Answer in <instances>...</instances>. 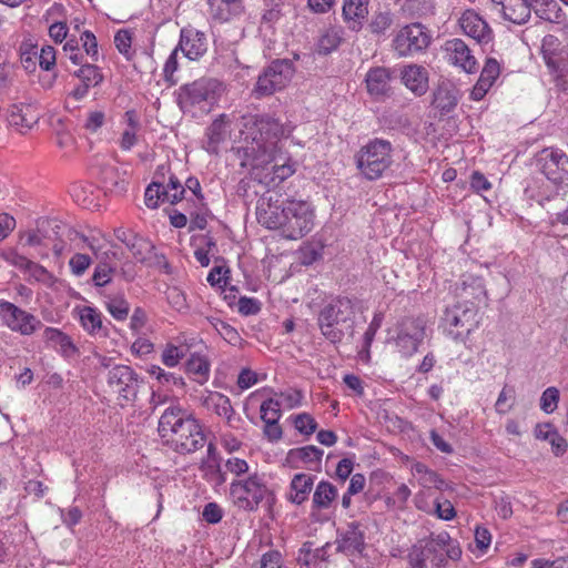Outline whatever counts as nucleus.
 <instances>
[{"label":"nucleus","mask_w":568,"mask_h":568,"mask_svg":"<svg viewBox=\"0 0 568 568\" xmlns=\"http://www.w3.org/2000/svg\"><path fill=\"white\" fill-rule=\"evenodd\" d=\"M292 132L270 114L243 115L240 121V145L242 165L252 171L261 170V181L278 184L296 172L297 163L283 151L281 139Z\"/></svg>","instance_id":"1"},{"label":"nucleus","mask_w":568,"mask_h":568,"mask_svg":"<svg viewBox=\"0 0 568 568\" xmlns=\"http://www.w3.org/2000/svg\"><path fill=\"white\" fill-rule=\"evenodd\" d=\"M159 435L163 443L180 454L202 448L206 438L199 422L180 405L165 408L159 420Z\"/></svg>","instance_id":"2"},{"label":"nucleus","mask_w":568,"mask_h":568,"mask_svg":"<svg viewBox=\"0 0 568 568\" xmlns=\"http://www.w3.org/2000/svg\"><path fill=\"white\" fill-rule=\"evenodd\" d=\"M354 306L349 298L341 297L325 305L318 314L322 334L332 343H339L354 333Z\"/></svg>","instance_id":"3"},{"label":"nucleus","mask_w":568,"mask_h":568,"mask_svg":"<svg viewBox=\"0 0 568 568\" xmlns=\"http://www.w3.org/2000/svg\"><path fill=\"white\" fill-rule=\"evenodd\" d=\"M392 151V144L386 140L371 141L356 155L357 169L367 180L381 178L393 163Z\"/></svg>","instance_id":"4"},{"label":"nucleus","mask_w":568,"mask_h":568,"mask_svg":"<svg viewBox=\"0 0 568 568\" xmlns=\"http://www.w3.org/2000/svg\"><path fill=\"white\" fill-rule=\"evenodd\" d=\"M230 495L234 505L246 511L256 510L262 501L272 497L271 490L257 474L233 481L230 486Z\"/></svg>","instance_id":"5"},{"label":"nucleus","mask_w":568,"mask_h":568,"mask_svg":"<svg viewBox=\"0 0 568 568\" xmlns=\"http://www.w3.org/2000/svg\"><path fill=\"white\" fill-rule=\"evenodd\" d=\"M478 310L470 302L457 303L445 310L443 322L446 332L455 341H465L477 328Z\"/></svg>","instance_id":"6"},{"label":"nucleus","mask_w":568,"mask_h":568,"mask_svg":"<svg viewBox=\"0 0 568 568\" xmlns=\"http://www.w3.org/2000/svg\"><path fill=\"white\" fill-rule=\"evenodd\" d=\"M281 233L285 239L298 240L310 233L314 226V212L305 201L285 202V217Z\"/></svg>","instance_id":"7"},{"label":"nucleus","mask_w":568,"mask_h":568,"mask_svg":"<svg viewBox=\"0 0 568 568\" xmlns=\"http://www.w3.org/2000/svg\"><path fill=\"white\" fill-rule=\"evenodd\" d=\"M562 186L561 183L535 179L526 186L525 193L528 199L534 200L548 213L555 215L558 210L564 207L568 195V187Z\"/></svg>","instance_id":"8"},{"label":"nucleus","mask_w":568,"mask_h":568,"mask_svg":"<svg viewBox=\"0 0 568 568\" xmlns=\"http://www.w3.org/2000/svg\"><path fill=\"white\" fill-rule=\"evenodd\" d=\"M294 73L295 69L290 60L273 61L257 78L253 92L257 97L272 95L283 90L291 82Z\"/></svg>","instance_id":"9"},{"label":"nucleus","mask_w":568,"mask_h":568,"mask_svg":"<svg viewBox=\"0 0 568 568\" xmlns=\"http://www.w3.org/2000/svg\"><path fill=\"white\" fill-rule=\"evenodd\" d=\"M222 90V83L217 80L202 78L180 88L179 104L182 109H189L202 102L213 103Z\"/></svg>","instance_id":"10"},{"label":"nucleus","mask_w":568,"mask_h":568,"mask_svg":"<svg viewBox=\"0 0 568 568\" xmlns=\"http://www.w3.org/2000/svg\"><path fill=\"white\" fill-rule=\"evenodd\" d=\"M536 164L544 178L541 180L561 183L568 187V156L555 149H544L536 156Z\"/></svg>","instance_id":"11"},{"label":"nucleus","mask_w":568,"mask_h":568,"mask_svg":"<svg viewBox=\"0 0 568 568\" xmlns=\"http://www.w3.org/2000/svg\"><path fill=\"white\" fill-rule=\"evenodd\" d=\"M430 34L420 23L403 27L393 40L394 50L402 57L425 50L430 43Z\"/></svg>","instance_id":"12"},{"label":"nucleus","mask_w":568,"mask_h":568,"mask_svg":"<svg viewBox=\"0 0 568 568\" xmlns=\"http://www.w3.org/2000/svg\"><path fill=\"white\" fill-rule=\"evenodd\" d=\"M425 321L419 317H408L398 324L394 342L403 356H412L417 352L425 337Z\"/></svg>","instance_id":"13"},{"label":"nucleus","mask_w":568,"mask_h":568,"mask_svg":"<svg viewBox=\"0 0 568 568\" xmlns=\"http://www.w3.org/2000/svg\"><path fill=\"white\" fill-rule=\"evenodd\" d=\"M0 317L7 327L21 335H31L41 325L32 314L8 301L0 302Z\"/></svg>","instance_id":"14"},{"label":"nucleus","mask_w":568,"mask_h":568,"mask_svg":"<svg viewBox=\"0 0 568 568\" xmlns=\"http://www.w3.org/2000/svg\"><path fill=\"white\" fill-rule=\"evenodd\" d=\"M70 240L75 241L79 240L81 244H77L78 248H89L94 255L98 265L111 267L116 271V264L120 260V252L115 245H110V247L105 248V244L101 241V239L97 236H87L77 231H70Z\"/></svg>","instance_id":"15"},{"label":"nucleus","mask_w":568,"mask_h":568,"mask_svg":"<svg viewBox=\"0 0 568 568\" xmlns=\"http://www.w3.org/2000/svg\"><path fill=\"white\" fill-rule=\"evenodd\" d=\"M138 375L126 365H116L109 371L108 385L113 394L125 400H132L138 393Z\"/></svg>","instance_id":"16"},{"label":"nucleus","mask_w":568,"mask_h":568,"mask_svg":"<svg viewBox=\"0 0 568 568\" xmlns=\"http://www.w3.org/2000/svg\"><path fill=\"white\" fill-rule=\"evenodd\" d=\"M65 226L51 219H41L37 222L36 230L28 231L21 234V240H24V244L31 247H48L50 241L58 239L62 235V231Z\"/></svg>","instance_id":"17"},{"label":"nucleus","mask_w":568,"mask_h":568,"mask_svg":"<svg viewBox=\"0 0 568 568\" xmlns=\"http://www.w3.org/2000/svg\"><path fill=\"white\" fill-rule=\"evenodd\" d=\"M459 26L465 34L475 39L478 43H489L493 40V30L475 10L464 11L459 18Z\"/></svg>","instance_id":"18"},{"label":"nucleus","mask_w":568,"mask_h":568,"mask_svg":"<svg viewBox=\"0 0 568 568\" xmlns=\"http://www.w3.org/2000/svg\"><path fill=\"white\" fill-rule=\"evenodd\" d=\"M493 9L498 11L503 18L515 24H525L531 14L529 0H490Z\"/></svg>","instance_id":"19"},{"label":"nucleus","mask_w":568,"mask_h":568,"mask_svg":"<svg viewBox=\"0 0 568 568\" xmlns=\"http://www.w3.org/2000/svg\"><path fill=\"white\" fill-rule=\"evenodd\" d=\"M448 60L467 73L477 71L478 63L470 48L462 39H452L445 43Z\"/></svg>","instance_id":"20"},{"label":"nucleus","mask_w":568,"mask_h":568,"mask_svg":"<svg viewBox=\"0 0 568 568\" xmlns=\"http://www.w3.org/2000/svg\"><path fill=\"white\" fill-rule=\"evenodd\" d=\"M285 203L283 205L277 204V200L274 202L272 196L263 197L258 202L257 206V220L258 222L271 230L282 229L285 219Z\"/></svg>","instance_id":"21"},{"label":"nucleus","mask_w":568,"mask_h":568,"mask_svg":"<svg viewBox=\"0 0 568 568\" xmlns=\"http://www.w3.org/2000/svg\"><path fill=\"white\" fill-rule=\"evenodd\" d=\"M176 47L190 60H197L207 50L206 37L203 32L197 30L182 29L180 41Z\"/></svg>","instance_id":"22"},{"label":"nucleus","mask_w":568,"mask_h":568,"mask_svg":"<svg viewBox=\"0 0 568 568\" xmlns=\"http://www.w3.org/2000/svg\"><path fill=\"white\" fill-rule=\"evenodd\" d=\"M40 113L31 104H13L8 110V122L22 132L32 129L39 121Z\"/></svg>","instance_id":"23"},{"label":"nucleus","mask_w":568,"mask_h":568,"mask_svg":"<svg viewBox=\"0 0 568 568\" xmlns=\"http://www.w3.org/2000/svg\"><path fill=\"white\" fill-rule=\"evenodd\" d=\"M202 405L213 410L217 416L226 419L230 426H233L235 418V412L231 405V400L227 396L219 392H207L202 398Z\"/></svg>","instance_id":"24"},{"label":"nucleus","mask_w":568,"mask_h":568,"mask_svg":"<svg viewBox=\"0 0 568 568\" xmlns=\"http://www.w3.org/2000/svg\"><path fill=\"white\" fill-rule=\"evenodd\" d=\"M210 13L213 19L226 22L244 13L243 0H207Z\"/></svg>","instance_id":"25"},{"label":"nucleus","mask_w":568,"mask_h":568,"mask_svg":"<svg viewBox=\"0 0 568 568\" xmlns=\"http://www.w3.org/2000/svg\"><path fill=\"white\" fill-rule=\"evenodd\" d=\"M364 548V530L358 521L347 524L344 532L341 534L338 549L347 555L361 552Z\"/></svg>","instance_id":"26"},{"label":"nucleus","mask_w":568,"mask_h":568,"mask_svg":"<svg viewBox=\"0 0 568 568\" xmlns=\"http://www.w3.org/2000/svg\"><path fill=\"white\" fill-rule=\"evenodd\" d=\"M365 82L371 95L385 97L390 91V72L384 67L372 68L366 74Z\"/></svg>","instance_id":"27"},{"label":"nucleus","mask_w":568,"mask_h":568,"mask_svg":"<svg viewBox=\"0 0 568 568\" xmlns=\"http://www.w3.org/2000/svg\"><path fill=\"white\" fill-rule=\"evenodd\" d=\"M230 124L231 120L226 114H221L212 122L206 132L207 142L205 149L207 152L212 154H216L219 152V145L226 140V136L230 133Z\"/></svg>","instance_id":"28"},{"label":"nucleus","mask_w":568,"mask_h":568,"mask_svg":"<svg viewBox=\"0 0 568 568\" xmlns=\"http://www.w3.org/2000/svg\"><path fill=\"white\" fill-rule=\"evenodd\" d=\"M402 80L407 89L416 95H423L428 89L427 71L416 64H410L402 71Z\"/></svg>","instance_id":"29"},{"label":"nucleus","mask_w":568,"mask_h":568,"mask_svg":"<svg viewBox=\"0 0 568 568\" xmlns=\"http://www.w3.org/2000/svg\"><path fill=\"white\" fill-rule=\"evenodd\" d=\"M314 476L310 474H296L291 480L290 493L287 499L295 504L302 505L308 499V496L313 489Z\"/></svg>","instance_id":"30"},{"label":"nucleus","mask_w":568,"mask_h":568,"mask_svg":"<svg viewBox=\"0 0 568 568\" xmlns=\"http://www.w3.org/2000/svg\"><path fill=\"white\" fill-rule=\"evenodd\" d=\"M368 14V0H344L343 17L352 30H358Z\"/></svg>","instance_id":"31"},{"label":"nucleus","mask_w":568,"mask_h":568,"mask_svg":"<svg viewBox=\"0 0 568 568\" xmlns=\"http://www.w3.org/2000/svg\"><path fill=\"white\" fill-rule=\"evenodd\" d=\"M450 537L447 532H442L428 540L423 547L428 560L433 564V568H440L445 565V547L448 546Z\"/></svg>","instance_id":"32"},{"label":"nucleus","mask_w":568,"mask_h":568,"mask_svg":"<svg viewBox=\"0 0 568 568\" xmlns=\"http://www.w3.org/2000/svg\"><path fill=\"white\" fill-rule=\"evenodd\" d=\"M412 473L417 476L420 486L426 489L436 488L438 490L447 489V483L434 470L422 463H415L412 466Z\"/></svg>","instance_id":"33"},{"label":"nucleus","mask_w":568,"mask_h":568,"mask_svg":"<svg viewBox=\"0 0 568 568\" xmlns=\"http://www.w3.org/2000/svg\"><path fill=\"white\" fill-rule=\"evenodd\" d=\"M211 365L209 359L197 353L191 354L185 363V372L192 376L193 381L203 385L209 381Z\"/></svg>","instance_id":"34"},{"label":"nucleus","mask_w":568,"mask_h":568,"mask_svg":"<svg viewBox=\"0 0 568 568\" xmlns=\"http://www.w3.org/2000/svg\"><path fill=\"white\" fill-rule=\"evenodd\" d=\"M337 497L336 487L325 480L317 484L312 499L313 509L323 510L328 509Z\"/></svg>","instance_id":"35"},{"label":"nucleus","mask_w":568,"mask_h":568,"mask_svg":"<svg viewBox=\"0 0 568 568\" xmlns=\"http://www.w3.org/2000/svg\"><path fill=\"white\" fill-rule=\"evenodd\" d=\"M433 105L442 113H449L457 105L455 89L442 84L434 92Z\"/></svg>","instance_id":"36"},{"label":"nucleus","mask_w":568,"mask_h":568,"mask_svg":"<svg viewBox=\"0 0 568 568\" xmlns=\"http://www.w3.org/2000/svg\"><path fill=\"white\" fill-rule=\"evenodd\" d=\"M128 248L139 262H146L151 260L154 254V245L146 239L132 235V241L129 243Z\"/></svg>","instance_id":"37"},{"label":"nucleus","mask_w":568,"mask_h":568,"mask_svg":"<svg viewBox=\"0 0 568 568\" xmlns=\"http://www.w3.org/2000/svg\"><path fill=\"white\" fill-rule=\"evenodd\" d=\"M207 322L229 344L234 346L241 345L242 338L239 332L230 324L223 322L217 317H209Z\"/></svg>","instance_id":"38"},{"label":"nucleus","mask_w":568,"mask_h":568,"mask_svg":"<svg viewBox=\"0 0 568 568\" xmlns=\"http://www.w3.org/2000/svg\"><path fill=\"white\" fill-rule=\"evenodd\" d=\"M323 456V450L316 446H304L301 448L291 449L287 454L288 460H302L305 464L320 463Z\"/></svg>","instance_id":"39"},{"label":"nucleus","mask_w":568,"mask_h":568,"mask_svg":"<svg viewBox=\"0 0 568 568\" xmlns=\"http://www.w3.org/2000/svg\"><path fill=\"white\" fill-rule=\"evenodd\" d=\"M80 321L83 328L90 334H97L102 329V316L97 310L84 306L80 311Z\"/></svg>","instance_id":"40"},{"label":"nucleus","mask_w":568,"mask_h":568,"mask_svg":"<svg viewBox=\"0 0 568 568\" xmlns=\"http://www.w3.org/2000/svg\"><path fill=\"white\" fill-rule=\"evenodd\" d=\"M74 75L78 77L82 84L87 87H97L102 82L103 75L100 72L99 68L93 64H83L80 69L74 72Z\"/></svg>","instance_id":"41"},{"label":"nucleus","mask_w":568,"mask_h":568,"mask_svg":"<svg viewBox=\"0 0 568 568\" xmlns=\"http://www.w3.org/2000/svg\"><path fill=\"white\" fill-rule=\"evenodd\" d=\"M535 13L545 21L559 23L565 14L556 0L548 2L547 7H534Z\"/></svg>","instance_id":"42"},{"label":"nucleus","mask_w":568,"mask_h":568,"mask_svg":"<svg viewBox=\"0 0 568 568\" xmlns=\"http://www.w3.org/2000/svg\"><path fill=\"white\" fill-rule=\"evenodd\" d=\"M106 310L118 321H124L130 311L128 301L120 295L110 296L106 301Z\"/></svg>","instance_id":"43"},{"label":"nucleus","mask_w":568,"mask_h":568,"mask_svg":"<svg viewBox=\"0 0 568 568\" xmlns=\"http://www.w3.org/2000/svg\"><path fill=\"white\" fill-rule=\"evenodd\" d=\"M282 403L278 399L268 398L264 400L261 405V418L264 423H273L278 422L282 413H281Z\"/></svg>","instance_id":"44"},{"label":"nucleus","mask_w":568,"mask_h":568,"mask_svg":"<svg viewBox=\"0 0 568 568\" xmlns=\"http://www.w3.org/2000/svg\"><path fill=\"white\" fill-rule=\"evenodd\" d=\"M38 59V49L37 45L32 43L23 42L20 45V61L22 67L28 72H33L36 70Z\"/></svg>","instance_id":"45"},{"label":"nucleus","mask_w":568,"mask_h":568,"mask_svg":"<svg viewBox=\"0 0 568 568\" xmlns=\"http://www.w3.org/2000/svg\"><path fill=\"white\" fill-rule=\"evenodd\" d=\"M185 192L181 182L175 176H170L169 183L166 186L162 185V195L163 201L170 202L171 204L176 203L182 199L183 193Z\"/></svg>","instance_id":"46"},{"label":"nucleus","mask_w":568,"mask_h":568,"mask_svg":"<svg viewBox=\"0 0 568 568\" xmlns=\"http://www.w3.org/2000/svg\"><path fill=\"white\" fill-rule=\"evenodd\" d=\"M564 49H566V47L561 45L557 37L552 34H547L546 37H544L541 43V53L544 60H550L551 62H554L552 55L560 52Z\"/></svg>","instance_id":"47"},{"label":"nucleus","mask_w":568,"mask_h":568,"mask_svg":"<svg viewBox=\"0 0 568 568\" xmlns=\"http://www.w3.org/2000/svg\"><path fill=\"white\" fill-rule=\"evenodd\" d=\"M433 514L443 520H452L456 516L453 504L448 499L440 498L434 499Z\"/></svg>","instance_id":"48"},{"label":"nucleus","mask_w":568,"mask_h":568,"mask_svg":"<svg viewBox=\"0 0 568 568\" xmlns=\"http://www.w3.org/2000/svg\"><path fill=\"white\" fill-rule=\"evenodd\" d=\"M559 402V390L556 387H548L544 390L540 398V408L546 413H552Z\"/></svg>","instance_id":"49"},{"label":"nucleus","mask_w":568,"mask_h":568,"mask_svg":"<svg viewBox=\"0 0 568 568\" xmlns=\"http://www.w3.org/2000/svg\"><path fill=\"white\" fill-rule=\"evenodd\" d=\"M393 23L389 12H378L374 14L369 23V29L375 34H384Z\"/></svg>","instance_id":"50"},{"label":"nucleus","mask_w":568,"mask_h":568,"mask_svg":"<svg viewBox=\"0 0 568 568\" xmlns=\"http://www.w3.org/2000/svg\"><path fill=\"white\" fill-rule=\"evenodd\" d=\"M185 356V349L175 345L169 344L162 353V362L168 367H174Z\"/></svg>","instance_id":"51"},{"label":"nucleus","mask_w":568,"mask_h":568,"mask_svg":"<svg viewBox=\"0 0 568 568\" xmlns=\"http://www.w3.org/2000/svg\"><path fill=\"white\" fill-rule=\"evenodd\" d=\"M499 73L500 67L498 61L496 59L490 58L486 60L479 80H481L483 83H487L491 87L496 79L499 77Z\"/></svg>","instance_id":"52"},{"label":"nucleus","mask_w":568,"mask_h":568,"mask_svg":"<svg viewBox=\"0 0 568 568\" xmlns=\"http://www.w3.org/2000/svg\"><path fill=\"white\" fill-rule=\"evenodd\" d=\"M92 260L89 255L82 253H75L69 261V266L71 272L81 276L85 273V271L90 267Z\"/></svg>","instance_id":"53"},{"label":"nucleus","mask_w":568,"mask_h":568,"mask_svg":"<svg viewBox=\"0 0 568 568\" xmlns=\"http://www.w3.org/2000/svg\"><path fill=\"white\" fill-rule=\"evenodd\" d=\"M144 201L146 206L150 209H156L160 201L164 202L162 195V184L155 182L150 184L145 190Z\"/></svg>","instance_id":"54"},{"label":"nucleus","mask_w":568,"mask_h":568,"mask_svg":"<svg viewBox=\"0 0 568 568\" xmlns=\"http://www.w3.org/2000/svg\"><path fill=\"white\" fill-rule=\"evenodd\" d=\"M114 43L120 53L124 54L128 59L131 58L132 34L129 30H120L114 37Z\"/></svg>","instance_id":"55"},{"label":"nucleus","mask_w":568,"mask_h":568,"mask_svg":"<svg viewBox=\"0 0 568 568\" xmlns=\"http://www.w3.org/2000/svg\"><path fill=\"white\" fill-rule=\"evenodd\" d=\"M294 425L300 433L305 435L313 434L317 427L315 419L306 413L297 415L295 417Z\"/></svg>","instance_id":"56"},{"label":"nucleus","mask_w":568,"mask_h":568,"mask_svg":"<svg viewBox=\"0 0 568 568\" xmlns=\"http://www.w3.org/2000/svg\"><path fill=\"white\" fill-rule=\"evenodd\" d=\"M80 40L85 53L92 58L93 61H98L99 51L95 36L90 31L81 33Z\"/></svg>","instance_id":"57"},{"label":"nucleus","mask_w":568,"mask_h":568,"mask_svg":"<svg viewBox=\"0 0 568 568\" xmlns=\"http://www.w3.org/2000/svg\"><path fill=\"white\" fill-rule=\"evenodd\" d=\"M514 399V390L507 389L506 387L503 388L495 404L496 412L498 414H506L507 412H509L513 407Z\"/></svg>","instance_id":"58"},{"label":"nucleus","mask_w":568,"mask_h":568,"mask_svg":"<svg viewBox=\"0 0 568 568\" xmlns=\"http://www.w3.org/2000/svg\"><path fill=\"white\" fill-rule=\"evenodd\" d=\"M39 65L41 69L49 71L55 65V50L51 45H44L38 52Z\"/></svg>","instance_id":"59"},{"label":"nucleus","mask_w":568,"mask_h":568,"mask_svg":"<svg viewBox=\"0 0 568 568\" xmlns=\"http://www.w3.org/2000/svg\"><path fill=\"white\" fill-rule=\"evenodd\" d=\"M115 271L111 267L98 265L94 268L92 281L95 286H105L112 281Z\"/></svg>","instance_id":"60"},{"label":"nucleus","mask_w":568,"mask_h":568,"mask_svg":"<svg viewBox=\"0 0 568 568\" xmlns=\"http://www.w3.org/2000/svg\"><path fill=\"white\" fill-rule=\"evenodd\" d=\"M1 257L12 266H16L23 271H26L27 266L30 265V260L23 255H20L14 250L2 251Z\"/></svg>","instance_id":"61"},{"label":"nucleus","mask_w":568,"mask_h":568,"mask_svg":"<svg viewBox=\"0 0 568 568\" xmlns=\"http://www.w3.org/2000/svg\"><path fill=\"white\" fill-rule=\"evenodd\" d=\"M166 298L174 310L181 312L186 308V298L178 287L168 288Z\"/></svg>","instance_id":"62"},{"label":"nucleus","mask_w":568,"mask_h":568,"mask_svg":"<svg viewBox=\"0 0 568 568\" xmlns=\"http://www.w3.org/2000/svg\"><path fill=\"white\" fill-rule=\"evenodd\" d=\"M237 306L239 312L245 316L257 314L261 310V304L257 300L246 296L240 297Z\"/></svg>","instance_id":"63"},{"label":"nucleus","mask_w":568,"mask_h":568,"mask_svg":"<svg viewBox=\"0 0 568 568\" xmlns=\"http://www.w3.org/2000/svg\"><path fill=\"white\" fill-rule=\"evenodd\" d=\"M260 568H283L282 555L274 550L264 554L260 561Z\"/></svg>","instance_id":"64"}]
</instances>
